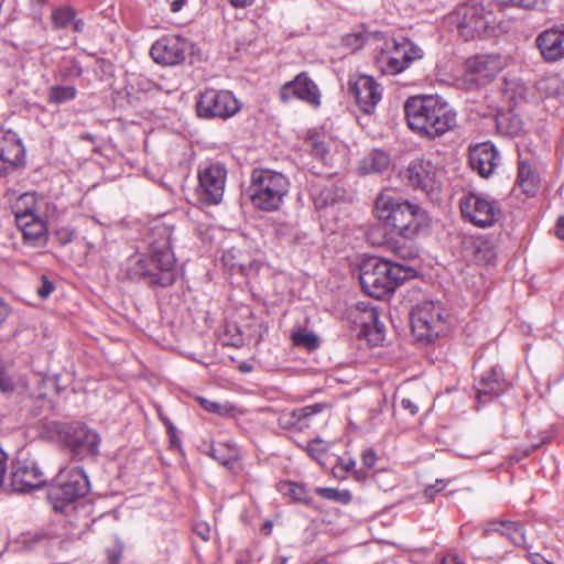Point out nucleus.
I'll use <instances>...</instances> for the list:
<instances>
[{
	"label": "nucleus",
	"mask_w": 564,
	"mask_h": 564,
	"mask_svg": "<svg viewBox=\"0 0 564 564\" xmlns=\"http://www.w3.org/2000/svg\"><path fill=\"white\" fill-rule=\"evenodd\" d=\"M173 227L160 224L152 229L148 254L127 259L123 270L129 279H142L150 285L167 288L177 276L176 258L172 249Z\"/></svg>",
	"instance_id": "obj_1"
},
{
	"label": "nucleus",
	"mask_w": 564,
	"mask_h": 564,
	"mask_svg": "<svg viewBox=\"0 0 564 564\" xmlns=\"http://www.w3.org/2000/svg\"><path fill=\"white\" fill-rule=\"evenodd\" d=\"M404 113L409 128L427 139L442 137L456 126V112L438 96L408 98Z\"/></svg>",
	"instance_id": "obj_2"
},
{
	"label": "nucleus",
	"mask_w": 564,
	"mask_h": 564,
	"mask_svg": "<svg viewBox=\"0 0 564 564\" xmlns=\"http://www.w3.org/2000/svg\"><path fill=\"white\" fill-rule=\"evenodd\" d=\"M415 273L416 271L405 263L370 257L360 265L359 282L369 296L382 299Z\"/></svg>",
	"instance_id": "obj_3"
},
{
	"label": "nucleus",
	"mask_w": 564,
	"mask_h": 564,
	"mask_svg": "<svg viewBox=\"0 0 564 564\" xmlns=\"http://www.w3.org/2000/svg\"><path fill=\"white\" fill-rule=\"evenodd\" d=\"M377 217L387 226H391L405 239L415 238L429 227L426 213L409 200L389 194H381L375 203Z\"/></svg>",
	"instance_id": "obj_4"
},
{
	"label": "nucleus",
	"mask_w": 564,
	"mask_h": 564,
	"mask_svg": "<svg viewBox=\"0 0 564 564\" xmlns=\"http://www.w3.org/2000/svg\"><path fill=\"white\" fill-rule=\"evenodd\" d=\"M289 180L280 172L257 169L251 174L247 194L252 205L264 212L278 210L289 192Z\"/></svg>",
	"instance_id": "obj_5"
},
{
	"label": "nucleus",
	"mask_w": 564,
	"mask_h": 564,
	"mask_svg": "<svg viewBox=\"0 0 564 564\" xmlns=\"http://www.w3.org/2000/svg\"><path fill=\"white\" fill-rule=\"evenodd\" d=\"M43 427L50 437L62 442L75 459L82 460L98 454L100 436L86 425L47 421Z\"/></svg>",
	"instance_id": "obj_6"
},
{
	"label": "nucleus",
	"mask_w": 564,
	"mask_h": 564,
	"mask_svg": "<svg viewBox=\"0 0 564 564\" xmlns=\"http://www.w3.org/2000/svg\"><path fill=\"white\" fill-rule=\"evenodd\" d=\"M446 310L440 301H423L411 312V329L421 343H433L447 329Z\"/></svg>",
	"instance_id": "obj_7"
},
{
	"label": "nucleus",
	"mask_w": 564,
	"mask_h": 564,
	"mask_svg": "<svg viewBox=\"0 0 564 564\" xmlns=\"http://www.w3.org/2000/svg\"><path fill=\"white\" fill-rule=\"evenodd\" d=\"M195 108L199 118L226 120L235 116L241 105L229 90L206 88L198 94Z\"/></svg>",
	"instance_id": "obj_8"
},
{
	"label": "nucleus",
	"mask_w": 564,
	"mask_h": 564,
	"mask_svg": "<svg viewBox=\"0 0 564 564\" xmlns=\"http://www.w3.org/2000/svg\"><path fill=\"white\" fill-rule=\"evenodd\" d=\"M451 20L456 24L459 35L465 41L482 36L492 21V12L481 3H465L452 14Z\"/></svg>",
	"instance_id": "obj_9"
},
{
	"label": "nucleus",
	"mask_w": 564,
	"mask_h": 564,
	"mask_svg": "<svg viewBox=\"0 0 564 564\" xmlns=\"http://www.w3.org/2000/svg\"><path fill=\"white\" fill-rule=\"evenodd\" d=\"M89 480L82 467H65L59 470L50 496L64 503H70L89 491Z\"/></svg>",
	"instance_id": "obj_10"
},
{
	"label": "nucleus",
	"mask_w": 564,
	"mask_h": 564,
	"mask_svg": "<svg viewBox=\"0 0 564 564\" xmlns=\"http://www.w3.org/2000/svg\"><path fill=\"white\" fill-rule=\"evenodd\" d=\"M459 206L463 217L480 228L492 226L500 216L498 204L477 193L463 197Z\"/></svg>",
	"instance_id": "obj_11"
},
{
	"label": "nucleus",
	"mask_w": 564,
	"mask_h": 564,
	"mask_svg": "<svg viewBox=\"0 0 564 564\" xmlns=\"http://www.w3.org/2000/svg\"><path fill=\"white\" fill-rule=\"evenodd\" d=\"M227 171L219 163L210 164L198 172V185L196 195L206 205H217L221 202Z\"/></svg>",
	"instance_id": "obj_12"
},
{
	"label": "nucleus",
	"mask_w": 564,
	"mask_h": 564,
	"mask_svg": "<svg viewBox=\"0 0 564 564\" xmlns=\"http://www.w3.org/2000/svg\"><path fill=\"white\" fill-rule=\"evenodd\" d=\"M506 66V59L498 54L477 55L465 63L466 82L478 86L494 79Z\"/></svg>",
	"instance_id": "obj_13"
},
{
	"label": "nucleus",
	"mask_w": 564,
	"mask_h": 564,
	"mask_svg": "<svg viewBox=\"0 0 564 564\" xmlns=\"http://www.w3.org/2000/svg\"><path fill=\"white\" fill-rule=\"evenodd\" d=\"M279 96L283 102L297 98L314 108H318L322 102L321 90L306 72H301L294 79L283 84Z\"/></svg>",
	"instance_id": "obj_14"
},
{
	"label": "nucleus",
	"mask_w": 564,
	"mask_h": 564,
	"mask_svg": "<svg viewBox=\"0 0 564 564\" xmlns=\"http://www.w3.org/2000/svg\"><path fill=\"white\" fill-rule=\"evenodd\" d=\"M348 91L355 98L359 109L367 115L373 112L382 97L380 85L368 75H360L355 82H350Z\"/></svg>",
	"instance_id": "obj_15"
},
{
	"label": "nucleus",
	"mask_w": 564,
	"mask_h": 564,
	"mask_svg": "<svg viewBox=\"0 0 564 564\" xmlns=\"http://www.w3.org/2000/svg\"><path fill=\"white\" fill-rule=\"evenodd\" d=\"M438 174L437 166L432 161L423 159L412 161L405 171L409 184L427 194L438 188Z\"/></svg>",
	"instance_id": "obj_16"
},
{
	"label": "nucleus",
	"mask_w": 564,
	"mask_h": 564,
	"mask_svg": "<svg viewBox=\"0 0 564 564\" xmlns=\"http://www.w3.org/2000/svg\"><path fill=\"white\" fill-rule=\"evenodd\" d=\"M187 43L178 36H163L153 43L150 55L158 64L174 66L185 61Z\"/></svg>",
	"instance_id": "obj_17"
},
{
	"label": "nucleus",
	"mask_w": 564,
	"mask_h": 564,
	"mask_svg": "<svg viewBox=\"0 0 564 564\" xmlns=\"http://www.w3.org/2000/svg\"><path fill=\"white\" fill-rule=\"evenodd\" d=\"M24 147L18 134L0 129V176L13 171L24 160Z\"/></svg>",
	"instance_id": "obj_18"
},
{
	"label": "nucleus",
	"mask_w": 564,
	"mask_h": 564,
	"mask_svg": "<svg viewBox=\"0 0 564 564\" xmlns=\"http://www.w3.org/2000/svg\"><path fill=\"white\" fill-rule=\"evenodd\" d=\"M45 477L41 468L32 460H18L12 466L11 487L17 492H28L41 488Z\"/></svg>",
	"instance_id": "obj_19"
},
{
	"label": "nucleus",
	"mask_w": 564,
	"mask_h": 564,
	"mask_svg": "<svg viewBox=\"0 0 564 564\" xmlns=\"http://www.w3.org/2000/svg\"><path fill=\"white\" fill-rule=\"evenodd\" d=\"M15 223L23 235L25 243L42 248L47 242V228L45 223L31 209L15 213Z\"/></svg>",
	"instance_id": "obj_20"
},
{
	"label": "nucleus",
	"mask_w": 564,
	"mask_h": 564,
	"mask_svg": "<svg viewBox=\"0 0 564 564\" xmlns=\"http://www.w3.org/2000/svg\"><path fill=\"white\" fill-rule=\"evenodd\" d=\"M544 61L555 62L564 57V24L547 29L535 40Z\"/></svg>",
	"instance_id": "obj_21"
},
{
	"label": "nucleus",
	"mask_w": 564,
	"mask_h": 564,
	"mask_svg": "<svg viewBox=\"0 0 564 564\" xmlns=\"http://www.w3.org/2000/svg\"><path fill=\"white\" fill-rule=\"evenodd\" d=\"M497 150L490 142H484L470 148L469 165L482 177H488L492 174L497 166Z\"/></svg>",
	"instance_id": "obj_22"
},
{
	"label": "nucleus",
	"mask_w": 564,
	"mask_h": 564,
	"mask_svg": "<svg viewBox=\"0 0 564 564\" xmlns=\"http://www.w3.org/2000/svg\"><path fill=\"white\" fill-rule=\"evenodd\" d=\"M492 533L509 539L516 546H525V534L523 525L520 522L492 520L485 524L484 536H489Z\"/></svg>",
	"instance_id": "obj_23"
},
{
	"label": "nucleus",
	"mask_w": 564,
	"mask_h": 564,
	"mask_svg": "<svg viewBox=\"0 0 564 564\" xmlns=\"http://www.w3.org/2000/svg\"><path fill=\"white\" fill-rule=\"evenodd\" d=\"M422 56V50L412 43L398 45L393 54L387 61L386 70L391 74H399L409 66V63Z\"/></svg>",
	"instance_id": "obj_24"
},
{
	"label": "nucleus",
	"mask_w": 564,
	"mask_h": 564,
	"mask_svg": "<svg viewBox=\"0 0 564 564\" xmlns=\"http://www.w3.org/2000/svg\"><path fill=\"white\" fill-rule=\"evenodd\" d=\"M508 383L501 377V373L496 367L491 368L489 372L481 376L478 384L476 386L477 397L482 402H487L492 397H497L505 392Z\"/></svg>",
	"instance_id": "obj_25"
},
{
	"label": "nucleus",
	"mask_w": 564,
	"mask_h": 564,
	"mask_svg": "<svg viewBox=\"0 0 564 564\" xmlns=\"http://www.w3.org/2000/svg\"><path fill=\"white\" fill-rule=\"evenodd\" d=\"M29 383L23 375L9 371L4 362L0 360V392L7 397L14 393H23L28 390Z\"/></svg>",
	"instance_id": "obj_26"
},
{
	"label": "nucleus",
	"mask_w": 564,
	"mask_h": 564,
	"mask_svg": "<svg viewBox=\"0 0 564 564\" xmlns=\"http://www.w3.org/2000/svg\"><path fill=\"white\" fill-rule=\"evenodd\" d=\"M496 127L500 134L516 137L522 130V120L512 110L499 111L496 115Z\"/></svg>",
	"instance_id": "obj_27"
},
{
	"label": "nucleus",
	"mask_w": 564,
	"mask_h": 564,
	"mask_svg": "<svg viewBox=\"0 0 564 564\" xmlns=\"http://www.w3.org/2000/svg\"><path fill=\"white\" fill-rule=\"evenodd\" d=\"M517 183L527 195L533 196L535 194L539 177L533 172L530 164L522 161L519 163Z\"/></svg>",
	"instance_id": "obj_28"
},
{
	"label": "nucleus",
	"mask_w": 564,
	"mask_h": 564,
	"mask_svg": "<svg viewBox=\"0 0 564 564\" xmlns=\"http://www.w3.org/2000/svg\"><path fill=\"white\" fill-rule=\"evenodd\" d=\"M389 155L382 151H373L361 162L360 170L365 174L380 173L388 167Z\"/></svg>",
	"instance_id": "obj_29"
},
{
	"label": "nucleus",
	"mask_w": 564,
	"mask_h": 564,
	"mask_svg": "<svg viewBox=\"0 0 564 564\" xmlns=\"http://www.w3.org/2000/svg\"><path fill=\"white\" fill-rule=\"evenodd\" d=\"M326 408V404L324 403H315L312 405H306L300 409H295L294 413L296 416V420L300 424V431L307 429L310 426L311 417L322 412Z\"/></svg>",
	"instance_id": "obj_30"
},
{
	"label": "nucleus",
	"mask_w": 564,
	"mask_h": 564,
	"mask_svg": "<svg viewBox=\"0 0 564 564\" xmlns=\"http://www.w3.org/2000/svg\"><path fill=\"white\" fill-rule=\"evenodd\" d=\"M77 90L74 86H53L48 93V100L53 104H63L73 100Z\"/></svg>",
	"instance_id": "obj_31"
},
{
	"label": "nucleus",
	"mask_w": 564,
	"mask_h": 564,
	"mask_svg": "<svg viewBox=\"0 0 564 564\" xmlns=\"http://www.w3.org/2000/svg\"><path fill=\"white\" fill-rule=\"evenodd\" d=\"M315 491L324 499L337 501L343 505H347L351 500V494L348 490H338L336 488L329 487H317Z\"/></svg>",
	"instance_id": "obj_32"
},
{
	"label": "nucleus",
	"mask_w": 564,
	"mask_h": 564,
	"mask_svg": "<svg viewBox=\"0 0 564 564\" xmlns=\"http://www.w3.org/2000/svg\"><path fill=\"white\" fill-rule=\"evenodd\" d=\"M199 405L209 413H215L219 416H227L231 413L232 406L228 403H218L212 400H208L204 397L196 398Z\"/></svg>",
	"instance_id": "obj_33"
},
{
	"label": "nucleus",
	"mask_w": 564,
	"mask_h": 564,
	"mask_svg": "<svg viewBox=\"0 0 564 564\" xmlns=\"http://www.w3.org/2000/svg\"><path fill=\"white\" fill-rule=\"evenodd\" d=\"M75 18V11L70 8H58L52 13V21L55 28H66Z\"/></svg>",
	"instance_id": "obj_34"
},
{
	"label": "nucleus",
	"mask_w": 564,
	"mask_h": 564,
	"mask_svg": "<svg viewBox=\"0 0 564 564\" xmlns=\"http://www.w3.org/2000/svg\"><path fill=\"white\" fill-rule=\"evenodd\" d=\"M293 344L297 347H304L314 350L318 347V338L313 333L296 332L292 336Z\"/></svg>",
	"instance_id": "obj_35"
},
{
	"label": "nucleus",
	"mask_w": 564,
	"mask_h": 564,
	"mask_svg": "<svg viewBox=\"0 0 564 564\" xmlns=\"http://www.w3.org/2000/svg\"><path fill=\"white\" fill-rule=\"evenodd\" d=\"M496 254L492 247L488 242H476L474 245V258L475 261L490 263L495 259Z\"/></svg>",
	"instance_id": "obj_36"
},
{
	"label": "nucleus",
	"mask_w": 564,
	"mask_h": 564,
	"mask_svg": "<svg viewBox=\"0 0 564 564\" xmlns=\"http://www.w3.org/2000/svg\"><path fill=\"white\" fill-rule=\"evenodd\" d=\"M288 495H290L292 497V499L297 502H301V503H304L307 506H312V503H313L312 498L310 497L306 488L303 485L290 482L288 485Z\"/></svg>",
	"instance_id": "obj_37"
},
{
	"label": "nucleus",
	"mask_w": 564,
	"mask_h": 564,
	"mask_svg": "<svg viewBox=\"0 0 564 564\" xmlns=\"http://www.w3.org/2000/svg\"><path fill=\"white\" fill-rule=\"evenodd\" d=\"M305 148L310 151L315 158L324 160L326 154L328 153V148L326 143L317 138H310L305 141Z\"/></svg>",
	"instance_id": "obj_38"
},
{
	"label": "nucleus",
	"mask_w": 564,
	"mask_h": 564,
	"mask_svg": "<svg viewBox=\"0 0 564 564\" xmlns=\"http://www.w3.org/2000/svg\"><path fill=\"white\" fill-rule=\"evenodd\" d=\"M369 321L373 324L375 333L371 335L372 337L369 339L375 345L381 343L384 338V326L379 322L378 313L375 310H371L368 313Z\"/></svg>",
	"instance_id": "obj_39"
},
{
	"label": "nucleus",
	"mask_w": 564,
	"mask_h": 564,
	"mask_svg": "<svg viewBox=\"0 0 564 564\" xmlns=\"http://www.w3.org/2000/svg\"><path fill=\"white\" fill-rule=\"evenodd\" d=\"M365 42H366V35L360 32L346 34L343 37L344 45L354 51L361 48L364 46Z\"/></svg>",
	"instance_id": "obj_40"
},
{
	"label": "nucleus",
	"mask_w": 564,
	"mask_h": 564,
	"mask_svg": "<svg viewBox=\"0 0 564 564\" xmlns=\"http://www.w3.org/2000/svg\"><path fill=\"white\" fill-rule=\"evenodd\" d=\"M306 452L312 458L321 460L326 454V447L321 440H314L307 444Z\"/></svg>",
	"instance_id": "obj_41"
},
{
	"label": "nucleus",
	"mask_w": 564,
	"mask_h": 564,
	"mask_svg": "<svg viewBox=\"0 0 564 564\" xmlns=\"http://www.w3.org/2000/svg\"><path fill=\"white\" fill-rule=\"evenodd\" d=\"M511 4L525 10L543 9L547 0H510Z\"/></svg>",
	"instance_id": "obj_42"
},
{
	"label": "nucleus",
	"mask_w": 564,
	"mask_h": 564,
	"mask_svg": "<svg viewBox=\"0 0 564 564\" xmlns=\"http://www.w3.org/2000/svg\"><path fill=\"white\" fill-rule=\"evenodd\" d=\"M279 424L283 427V429H289V430H297L300 431V424L296 420V416H295V413H294V410L291 411V412H288V413H284L282 414L280 417H279Z\"/></svg>",
	"instance_id": "obj_43"
},
{
	"label": "nucleus",
	"mask_w": 564,
	"mask_h": 564,
	"mask_svg": "<svg viewBox=\"0 0 564 564\" xmlns=\"http://www.w3.org/2000/svg\"><path fill=\"white\" fill-rule=\"evenodd\" d=\"M41 286L37 289V295L41 299H47L54 291V284L45 275L42 276Z\"/></svg>",
	"instance_id": "obj_44"
},
{
	"label": "nucleus",
	"mask_w": 564,
	"mask_h": 564,
	"mask_svg": "<svg viewBox=\"0 0 564 564\" xmlns=\"http://www.w3.org/2000/svg\"><path fill=\"white\" fill-rule=\"evenodd\" d=\"M194 532L203 540L208 541L210 539V528L206 522H198L194 527Z\"/></svg>",
	"instance_id": "obj_45"
},
{
	"label": "nucleus",
	"mask_w": 564,
	"mask_h": 564,
	"mask_svg": "<svg viewBox=\"0 0 564 564\" xmlns=\"http://www.w3.org/2000/svg\"><path fill=\"white\" fill-rule=\"evenodd\" d=\"M361 460L367 468H373L377 462L376 452L372 448H367L362 453Z\"/></svg>",
	"instance_id": "obj_46"
},
{
	"label": "nucleus",
	"mask_w": 564,
	"mask_h": 564,
	"mask_svg": "<svg viewBox=\"0 0 564 564\" xmlns=\"http://www.w3.org/2000/svg\"><path fill=\"white\" fill-rule=\"evenodd\" d=\"M444 488H445V485H444L443 480H436L435 484L429 485L424 489V496L431 500L434 498L436 492L442 491Z\"/></svg>",
	"instance_id": "obj_47"
},
{
	"label": "nucleus",
	"mask_w": 564,
	"mask_h": 564,
	"mask_svg": "<svg viewBox=\"0 0 564 564\" xmlns=\"http://www.w3.org/2000/svg\"><path fill=\"white\" fill-rule=\"evenodd\" d=\"M356 462L352 458L340 459L339 464L335 466V475H337V470L340 471H352L355 470Z\"/></svg>",
	"instance_id": "obj_48"
},
{
	"label": "nucleus",
	"mask_w": 564,
	"mask_h": 564,
	"mask_svg": "<svg viewBox=\"0 0 564 564\" xmlns=\"http://www.w3.org/2000/svg\"><path fill=\"white\" fill-rule=\"evenodd\" d=\"M74 231L67 228H63L56 231V238L62 245H66L74 239Z\"/></svg>",
	"instance_id": "obj_49"
},
{
	"label": "nucleus",
	"mask_w": 564,
	"mask_h": 564,
	"mask_svg": "<svg viewBox=\"0 0 564 564\" xmlns=\"http://www.w3.org/2000/svg\"><path fill=\"white\" fill-rule=\"evenodd\" d=\"M397 254L403 260L412 259L417 256L416 251L404 247L397 248Z\"/></svg>",
	"instance_id": "obj_50"
},
{
	"label": "nucleus",
	"mask_w": 564,
	"mask_h": 564,
	"mask_svg": "<svg viewBox=\"0 0 564 564\" xmlns=\"http://www.w3.org/2000/svg\"><path fill=\"white\" fill-rule=\"evenodd\" d=\"M7 459H8L7 454L0 447V486L3 482L4 475L7 471Z\"/></svg>",
	"instance_id": "obj_51"
},
{
	"label": "nucleus",
	"mask_w": 564,
	"mask_h": 564,
	"mask_svg": "<svg viewBox=\"0 0 564 564\" xmlns=\"http://www.w3.org/2000/svg\"><path fill=\"white\" fill-rule=\"evenodd\" d=\"M401 405L404 410H408L412 415H414L419 411L417 405L411 399L408 398H403L401 400Z\"/></svg>",
	"instance_id": "obj_52"
},
{
	"label": "nucleus",
	"mask_w": 564,
	"mask_h": 564,
	"mask_svg": "<svg viewBox=\"0 0 564 564\" xmlns=\"http://www.w3.org/2000/svg\"><path fill=\"white\" fill-rule=\"evenodd\" d=\"M9 314H10V307L3 300L0 299V327L7 321Z\"/></svg>",
	"instance_id": "obj_53"
},
{
	"label": "nucleus",
	"mask_w": 564,
	"mask_h": 564,
	"mask_svg": "<svg viewBox=\"0 0 564 564\" xmlns=\"http://www.w3.org/2000/svg\"><path fill=\"white\" fill-rule=\"evenodd\" d=\"M442 564H465L457 554L451 553L443 557Z\"/></svg>",
	"instance_id": "obj_54"
},
{
	"label": "nucleus",
	"mask_w": 564,
	"mask_h": 564,
	"mask_svg": "<svg viewBox=\"0 0 564 564\" xmlns=\"http://www.w3.org/2000/svg\"><path fill=\"white\" fill-rule=\"evenodd\" d=\"M186 0H166L172 12H178L184 7Z\"/></svg>",
	"instance_id": "obj_55"
},
{
	"label": "nucleus",
	"mask_w": 564,
	"mask_h": 564,
	"mask_svg": "<svg viewBox=\"0 0 564 564\" xmlns=\"http://www.w3.org/2000/svg\"><path fill=\"white\" fill-rule=\"evenodd\" d=\"M235 8H246L253 3L254 0H228Z\"/></svg>",
	"instance_id": "obj_56"
},
{
	"label": "nucleus",
	"mask_w": 564,
	"mask_h": 564,
	"mask_svg": "<svg viewBox=\"0 0 564 564\" xmlns=\"http://www.w3.org/2000/svg\"><path fill=\"white\" fill-rule=\"evenodd\" d=\"M531 562H532V564H552L551 562L546 561L540 554H532L531 555Z\"/></svg>",
	"instance_id": "obj_57"
},
{
	"label": "nucleus",
	"mask_w": 564,
	"mask_h": 564,
	"mask_svg": "<svg viewBox=\"0 0 564 564\" xmlns=\"http://www.w3.org/2000/svg\"><path fill=\"white\" fill-rule=\"evenodd\" d=\"M556 226H557V236H558V238L564 239V216H561L557 219Z\"/></svg>",
	"instance_id": "obj_58"
},
{
	"label": "nucleus",
	"mask_w": 564,
	"mask_h": 564,
	"mask_svg": "<svg viewBox=\"0 0 564 564\" xmlns=\"http://www.w3.org/2000/svg\"><path fill=\"white\" fill-rule=\"evenodd\" d=\"M166 424H167V429H169V433H170V437H171V443L172 444L180 443L178 438H176V436H175L174 426L169 421H166Z\"/></svg>",
	"instance_id": "obj_59"
},
{
	"label": "nucleus",
	"mask_w": 564,
	"mask_h": 564,
	"mask_svg": "<svg viewBox=\"0 0 564 564\" xmlns=\"http://www.w3.org/2000/svg\"><path fill=\"white\" fill-rule=\"evenodd\" d=\"M121 552L113 553L109 556V564H120Z\"/></svg>",
	"instance_id": "obj_60"
},
{
	"label": "nucleus",
	"mask_w": 564,
	"mask_h": 564,
	"mask_svg": "<svg viewBox=\"0 0 564 564\" xmlns=\"http://www.w3.org/2000/svg\"><path fill=\"white\" fill-rule=\"evenodd\" d=\"M354 471H355L356 479L365 480L367 478V473L366 471H364V470H354Z\"/></svg>",
	"instance_id": "obj_61"
},
{
	"label": "nucleus",
	"mask_w": 564,
	"mask_h": 564,
	"mask_svg": "<svg viewBox=\"0 0 564 564\" xmlns=\"http://www.w3.org/2000/svg\"><path fill=\"white\" fill-rule=\"evenodd\" d=\"M84 29V22L78 20L74 22V30L77 32H82Z\"/></svg>",
	"instance_id": "obj_62"
},
{
	"label": "nucleus",
	"mask_w": 564,
	"mask_h": 564,
	"mask_svg": "<svg viewBox=\"0 0 564 564\" xmlns=\"http://www.w3.org/2000/svg\"><path fill=\"white\" fill-rule=\"evenodd\" d=\"M212 456L217 459L219 463H221L223 465H227L228 464V459L226 458H218V456L216 455V449H212Z\"/></svg>",
	"instance_id": "obj_63"
},
{
	"label": "nucleus",
	"mask_w": 564,
	"mask_h": 564,
	"mask_svg": "<svg viewBox=\"0 0 564 564\" xmlns=\"http://www.w3.org/2000/svg\"><path fill=\"white\" fill-rule=\"evenodd\" d=\"M271 530H272V523L270 521H267L263 524V531L265 532V534H270Z\"/></svg>",
	"instance_id": "obj_64"
}]
</instances>
